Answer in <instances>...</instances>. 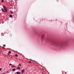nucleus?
Listing matches in <instances>:
<instances>
[{"instance_id":"obj_1","label":"nucleus","mask_w":74,"mask_h":74,"mask_svg":"<svg viewBox=\"0 0 74 74\" xmlns=\"http://www.w3.org/2000/svg\"><path fill=\"white\" fill-rule=\"evenodd\" d=\"M3 7L4 8V10H5V11H4V10L3 9H2L1 10V11H3V12H7V11H8L7 10V8H6L5 6L3 5Z\"/></svg>"},{"instance_id":"obj_2","label":"nucleus","mask_w":74,"mask_h":74,"mask_svg":"<svg viewBox=\"0 0 74 74\" xmlns=\"http://www.w3.org/2000/svg\"><path fill=\"white\" fill-rule=\"evenodd\" d=\"M8 55H10V53H11V51H8Z\"/></svg>"},{"instance_id":"obj_3","label":"nucleus","mask_w":74,"mask_h":74,"mask_svg":"<svg viewBox=\"0 0 74 74\" xmlns=\"http://www.w3.org/2000/svg\"><path fill=\"white\" fill-rule=\"evenodd\" d=\"M21 72L22 74H23V73H24V70L23 69L22 70H21Z\"/></svg>"},{"instance_id":"obj_4","label":"nucleus","mask_w":74,"mask_h":74,"mask_svg":"<svg viewBox=\"0 0 74 74\" xmlns=\"http://www.w3.org/2000/svg\"><path fill=\"white\" fill-rule=\"evenodd\" d=\"M17 74H21V73L20 72H17L16 73Z\"/></svg>"},{"instance_id":"obj_5","label":"nucleus","mask_w":74,"mask_h":74,"mask_svg":"<svg viewBox=\"0 0 74 74\" xmlns=\"http://www.w3.org/2000/svg\"><path fill=\"white\" fill-rule=\"evenodd\" d=\"M15 70H16V69H12V71H15Z\"/></svg>"},{"instance_id":"obj_6","label":"nucleus","mask_w":74,"mask_h":74,"mask_svg":"<svg viewBox=\"0 0 74 74\" xmlns=\"http://www.w3.org/2000/svg\"><path fill=\"white\" fill-rule=\"evenodd\" d=\"M1 48L4 49H5V48L4 47H1Z\"/></svg>"},{"instance_id":"obj_7","label":"nucleus","mask_w":74,"mask_h":74,"mask_svg":"<svg viewBox=\"0 0 74 74\" xmlns=\"http://www.w3.org/2000/svg\"><path fill=\"white\" fill-rule=\"evenodd\" d=\"M11 67H13V68H14V67L15 68H16V66H12Z\"/></svg>"},{"instance_id":"obj_8","label":"nucleus","mask_w":74,"mask_h":74,"mask_svg":"<svg viewBox=\"0 0 74 74\" xmlns=\"http://www.w3.org/2000/svg\"><path fill=\"white\" fill-rule=\"evenodd\" d=\"M10 17L11 18L12 17V16L11 14H10L9 15Z\"/></svg>"},{"instance_id":"obj_9","label":"nucleus","mask_w":74,"mask_h":74,"mask_svg":"<svg viewBox=\"0 0 74 74\" xmlns=\"http://www.w3.org/2000/svg\"><path fill=\"white\" fill-rule=\"evenodd\" d=\"M17 69H18L19 70V69H21V68L19 67H17Z\"/></svg>"},{"instance_id":"obj_10","label":"nucleus","mask_w":74,"mask_h":74,"mask_svg":"<svg viewBox=\"0 0 74 74\" xmlns=\"http://www.w3.org/2000/svg\"><path fill=\"white\" fill-rule=\"evenodd\" d=\"M15 56H16V57H18V55H17V54H16V55H15Z\"/></svg>"},{"instance_id":"obj_11","label":"nucleus","mask_w":74,"mask_h":74,"mask_svg":"<svg viewBox=\"0 0 74 74\" xmlns=\"http://www.w3.org/2000/svg\"><path fill=\"white\" fill-rule=\"evenodd\" d=\"M19 65L20 66H21V64H19Z\"/></svg>"},{"instance_id":"obj_12","label":"nucleus","mask_w":74,"mask_h":74,"mask_svg":"<svg viewBox=\"0 0 74 74\" xmlns=\"http://www.w3.org/2000/svg\"><path fill=\"white\" fill-rule=\"evenodd\" d=\"M29 63H31V62L30 61H29Z\"/></svg>"},{"instance_id":"obj_13","label":"nucleus","mask_w":74,"mask_h":74,"mask_svg":"<svg viewBox=\"0 0 74 74\" xmlns=\"http://www.w3.org/2000/svg\"><path fill=\"white\" fill-rule=\"evenodd\" d=\"M9 65H10V66H11V65H12V64H10Z\"/></svg>"},{"instance_id":"obj_14","label":"nucleus","mask_w":74,"mask_h":74,"mask_svg":"<svg viewBox=\"0 0 74 74\" xmlns=\"http://www.w3.org/2000/svg\"><path fill=\"white\" fill-rule=\"evenodd\" d=\"M3 47H5V45H3Z\"/></svg>"},{"instance_id":"obj_15","label":"nucleus","mask_w":74,"mask_h":74,"mask_svg":"<svg viewBox=\"0 0 74 74\" xmlns=\"http://www.w3.org/2000/svg\"><path fill=\"white\" fill-rule=\"evenodd\" d=\"M13 14V12H11V14Z\"/></svg>"},{"instance_id":"obj_16","label":"nucleus","mask_w":74,"mask_h":74,"mask_svg":"<svg viewBox=\"0 0 74 74\" xmlns=\"http://www.w3.org/2000/svg\"><path fill=\"white\" fill-rule=\"evenodd\" d=\"M1 68H0V71H1Z\"/></svg>"},{"instance_id":"obj_17","label":"nucleus","mask_w":74,"mask_h":74,"mask_svg":"<svg viewBox=\"0 0 74 74\" xmlns=\"http://www.w3.org/2000/svg\"><path fill=\"white\" fill-rule=\"evenodd\" d=\"M3 0H2V2H3Z\"/></svg>"},{"instance_id":"obj_18","label":"nucleus","mask_w":74,"mask_h":74,"mask_svg":"<svg viewBox=\"0 0 74 74\" xmlns=\"http://www.w3.org/2000/svg\"><path fill=\"white\" fill-rule=\"evenodd\" d=\"M33 63H35V62H34Z\"/></svg>"},{"instance_id":"obj_19","label":"nucleus","mask_w":74,"mask_h":74,"mask_svg":"<svg viewBox=\"0 0 74 74\" xmlns=\"http://www.w3.org/2000/svg\"><path fill=\"white\" fill-rule=\"evenodd\" d=\"M8 71L7 72H6V73H8Z\"/></svg>"},{"instance_id":"obj_20","label":"nucleus","mask_w":74,"mask_h":74,"mask_svg":"<svg viewBox=\"0 0 74 74\" xmlns=\"http://www.w3.org/2000/svg\"><path fill=\"white\" fill-rule=\"evenodd\" d=\"M10 5L11 6V5Z\"/></svg>"},{"instance_id":"obj_21","label":"nucleus","mask_w":74,"mask_h":74,"mask_svg":"<svg viewBox=\"0 0 74 74\" xmlns=\"http://www.w3.org/2000/svg\"><path fill=\"white\" fill-rule=\"evenodd\" d=\"M10 71H11V70H10Z\"/></svg>"}]
</instances>
